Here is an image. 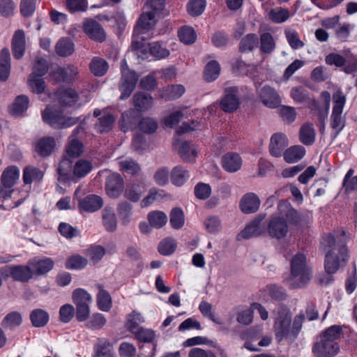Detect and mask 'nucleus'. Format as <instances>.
Segmentation results:
<instances>
[{"instance_id": "nucleus-16", "label": "nucleus", "mask_w": 357, "mask_h": 357, "mask_svg": "<svg viewBox=\"0 0 357 357\" xmlns=\"http://www.w3.org/2000/svg\"><path fill=\"white\" fill-rule=\"evenodd\" d=\"M84 130V128L82 126H77L73 134L69 137L68 143L66 146V153L69 157L78 158L80 156L84 150L83 144L81 142L75 139L76 135Z\"/></svg>"}, {"instance_id": "nucleus-10", "label": "nucleus", "mask_w": 357, "mask_h": 357, "mask_svg": "<svg viewBox=\"0 0 357 357\" xmlns=\"http://www.w3.org/2000/svg\"><path fill=\"white\" fill-rule=\"evenodd\" d=\"M291 316L289 314H280L275 324V330L276 337L278 341H282L284 338L291 340Z\"/></svg>"}, {"instance_id": "nucleus-53", "label": "nucleus", "mask_w": 357, "mask_h": 357, "mask_svg": "<svg viewBox=\"0 0 357 357\" xmlns=\"http://www.w3.org/2000/svg\"><path fill=\"white\" fill-rule=\"evenodd\" d=\"M115 119L113 115L107 114L98 119V123L96 124L97 130L102 133L109 132L112 130Z\"/></svg>"}, {"instance_id": "nucleus-2", "label": "nucleus", "mask_w": 357, "mask_h": 357, "mask_svg": "<svg viewBox=\"0 0 357 357\" xmlns=\"http://www.w3.org/2000/svg\"><path fill=\"white\" fill-rule=\"evenodd\" d=\"M343 238L337 239L335 232L325 234L321 240V249L325 253L324 267L328 274L335 273L340 261L344 262L348 257L346 232L341 230Z\"/></svg>"}, {"instance_id": "nucleus-35", "label": "nucleus", "mask_w": 357, "mask_h": 357, "mask_svg": "<svg viewBox=\"0 0 357 357\" xmlns=\"http://www.w3.org/2000/svg\"><path fill=\"white\" fill-rule=\"evenodd\" d=\"M92 169L93 165L89 160H78L73 166L74 181L85 177Z\"/></svg>"}, {"instance_id": "nucleus-63", "label": "nucleus", "mask_w": 357, "mask_h": 357, "mask_svg": "<svg viewBox=\"0 0 357 357\" xmlns=\"http://www.w3.org/2000/svg\"><path fill=\"white\" fill-rule=\"evenodd\" d=\"M342 333V327L340 326H333L328 328L324 333L321 337L335 342L336 340L340 338Z\"/></svg>"}, {"instance_id": "nucleus-13", "label": "nucleus", "mask_w": 357, "mask_h": 357, "mask_svg": "<svg viewBox=\"0 0 357 357\" xmlns=\"http://www.w3.org/2000/svg\"><path fill=\"white\" fill-rule=\"evenodd\" d=\"M174 146L177 149L179 156L183 161L191 162L195 160L197 157V152L196 148L190 142L176 139L174 143Z\"/></svg>"}, {"instance_id": "nucleus-28", "label": "nucleus", "mask_w": 357, "mask_h": 357, "mask_svg": "<svg viewBox=\"0 0 357 357\" xmlns=\"http://www.w3.org/2000/svg\"><path fill=\"white\" fill-rule=\"evenodd\" d=\"M19 173V169L15 166H10L6 168L1 177L2 185L5 188H11L18 179Z\"/></svg>"}, {"instance_id": "nucleus-3", "label": "nucleus", "mask_w": 357, "mask_h": 357, "mask_svg": "<svg viewBox=\"0 0 357 357\" xmlns=\"http://www.w3.org/2000/svg\"><path fill=\"white\" fill-rule=\"evenodd\" d=\"M291 276L298 278L299 283L292 284L293 288L301 287L307 283L311 278V271L307 266L305 255L297 253L291 261Z\"/></svg>"}, {"instance_id": "nucleus-27", "label": "nucleus", "mask_w": 357, "mask_h": 357, "mask_svg": "<svg viewBox=\"0 0 357 357\" xmlns=\"http://www.w3.org/2000/svg\"><path fill=\"white\" fill-rule=\"evenodd\" d=\"M10 54L9 50L3 48L0 52V80L6 82L10 73Z\"/></svg>"}, {"instance_id": "nucleus-49", "label": "nucleus", "mask_w": 357, "mask_h": 357, "mask_svg": "<svg viewBox=\"0 0 357 357\" xmlns=\"http://www.w3.org/2000/svg\"><path fill=\"white\" fill-rule=\"evenodd\" d=\"M42 77L36 73H31L29 75L28 84L33 93H41L45 91V82Z\"/></svg>"}, {"instance_id": "nucleus-61", "label": "nucleus", "mask_w": 357, "mask_h": 357, "mask_svg": "<svg viewBox=\"0 0 357 357\" xmlns=\"http://www.w3.org/2000/svg\"><path fill=\"white\" fill-rule=\"evenodd\" d=\"M106 318L99 313L94 314L86 323V326L91 330H100L106 324Z\"/></svg>"}, {"instance_id": "nucleus-22", "label": "nucleus", "mask_w": 357, "mask_h": 357, "mask_svg": "<svg viewBox=\"0 0 357 357\" xmlns=\"http://www.w3.org/2000/svg\"><path fill=\"white\" fill-rule=\"evenodd\" d=\"M56 142L52 137L40 138L36 144L35 151L41 157H47L54 151Z\"/></svg>"}, {"instance_id": "nucleus-20", "label": "nucleus", "mask_w": 357, "mask_h": 357, "mask_svg": "<svg viewBox=\"0 0 357 357\" xmlns=\"http://www.w3.org/2000/svg\"><path fill=\"white\" fill-rule=\"evenodd\" d=\"M84 32L93 40L102 42L106 35L101 25L95 20H86L84 24Z\"/></svg>"}, {"instance_id": "nucleus-56", "label": "nucleus", "mask_w": 357, "mask_h": 357, "mask_svg": "<svg viewBox=\"0 0 357 357\" xmlns=\"http://www.w3.org/2000/svg\"><path fill=\"white\" fill-rule=\"evenodd\" d=\"M180 40L185 44L190 45L195 42L197 35L195 30L189 26L182 27L178 31Z\"/></svg>"}, {"instance_id": "nucleus-14", "label": "nucleus", "mask_w": 357, "mask_h": 357, "mask_svg": "<svg viewBox=\"0 0 357 357\" xmlns=\"http://www.w3.org/2000/svg\"><path fill=\"white\" fill-rule=\"evenodd\" d=\"M259 98L262 103L269 108H275L280 103V98L277 91L268 85L261 88Z\"/></svg>"}, {"instance_id": "nucleus-12", "label": "nucleus", "mask_w": 357, "mask_h": 357, "mask_svg": "<svg viewBox=\"0 0 357 357\" xmlns=\"http://www.w3.org/2000/svg\"><path fill=\"white\" fill-rule=\"evenodd\" d=\"M107 194L111 198H117L123 189V180L119 174L112 173L107 178L105 183Z\"/></svg>"}, {"instance_id": "nucleus-37", "label": "nucleus", "mask_w": 357, "mask_h": 357, "mask_svg": "<svg viewBox=\"0 0 357 357\" xmlns=\"http://www.w3.org/2000/svg\"><path fill=\"white\" fill-rule=\"evenodd\" d=\"M185 91L181 84L168 86L160 91V96L166 100H174L180 98Z\"/></svg>"}, {"instance_id": "nucleus-32", "label": "nucleus", "mask_w": 357, "mask_h": 357, "mask_svg": "<svg viewBox=\"0 0 357 357\" xmlns=\"http://www.w3.org/2000/svg\"><path fill=\"white\" fill-rule=\"evenodd\" d=\"M95 357H113L114 351L109 341L105 338H99L94 347Z\"/></svg>"}, {"instance_id": "nucleus-17", "label": "nucleus", "mask_w": 357, "mask_h": 357, "mask_svg": "<svg viewBox=\"0 0 357 357\" xmlns=\"http://www.w3.org/2000/svg\"><path fill=\"white\" fill-rule=\"evenodd\" d=\"M54 264L53 260L47 257L43 259L36 257L29 261L33 275H42L47 273L53 268Z\"/></svg>"}, {"instance_id": "nucleus-26", "label": "nucleus", "mask_w": 357, "mask_h": 357, "mask_svg": "<svg viewBox=\"0 0 357 357\" xmlns=\"http://www.w3.org/2000/svg\"><path fill=\"white\" fill-rule=\"evenodd\" d=\"M54 98L63 106H71L78 99V95L72 89H61L54 93Z\"/></svg>"}, {"instance_id": "nucleus-44", "label": "nucleus", "mask_w": 357, "mask_h": 357, "mask_svg": "<svg viewBox=\"0 0 357 357\" xmlns=\"http://www.w3.org/2000/svg\"><path fill=\"white\" fill-rule=\"evenodd\" d=\"M73 303L75 306L87 305L90 306L92 302L91 296L84 289L78 288L73 291L72 295Z\"/></svg>"}, {"instance_id": "nucleus-52", "label": "nucleus", "mask_w": 357, "mask_h": 357, "mask_svg": "<svg viewBox=\"0 0 357 357\" xmlns=\"http://www.w3.org/2000/svg\"><path fill=\"white\" fill-rule=\"evenodd\" d=\"M205 7V0H190L187 5V11L191 16L197 17L204 12Z\"/></svg>"}, {"instance_id": "nucleus-24", "label": "nucleus", "mask_w": 357, "mask_h": 357, "mask_svg": "<svg viewBox=\"0 0 357 357\" xmlns=\"http://www.w3.org/2000/svg\"><path fill=\"white\" fill-rule=\"evenodd\" d=\"M11 277L16 281L26 282L33 276L31 266L27 264L26 266H13L10 268Z\"/></svg>"}, {"instance_id": "nucleus-36", "label": "nucleus", "mask_w": 357, "mask_h": 357, "mask_svg": "<svg viewBox=\"0 0 357 357\" xmlns=\"http://www.w3.org/2000/svg\"><path fill=\"white\" fill-rule=\"evenodd\" d=\"M109 68L107 62L102 58L93 57L90 63L91 73L96 77H102L106 74Z\"/></svg>"}, {"instance_id": "nucleus-58", "label": "nucleus", "mask_w": 357, "mask_h": 357, "mask_svg": "<svg viewBox=\"0 0 357 357\" xmlns=\"http://www.w3.org/2000/svg\"><path fill=\"white\" fill-rule=\"evenodd\" d=\"M105 255V250L100 245H93L86 251V255L93 263H98Z\"/></svg>"}, {"instance_id": "nucleus-11", "label": "nucleus", "mask_w": 357, "mask_h": 357, "mask_svg": "<svg viewBox=\"0 0 357 357\" xmlns=\"http://www.w3.org/2000/svg\"><path fill=\"white\" fill-rule=\"evenodd\" d=\"M278 211V217L285 218L286 222L290 224L297 225L301 220V215L298 211L287 200H280L279 202Z\"/></svg>"}, {"instance_id": "nucleus-21", "label": "nucleus", "mask_w": 357, "mask_h": 357, "mask_svg": "<svg viewBox=\"0 0 357 357\" xmlns=\"http://www.w3.org/2000/svg\"><path fill=\"white\" fill-rule=\"evenodd\" d=\"M287 146V140L282 133H275L271 138L270 153L273 156L280 157Z\"/></svg>"}, {"instance_id": "nucleus-6", "label": "nucleus", "mask_w": 357, "mask_h": 357, "mask_svg": "<svg viewBox=\"0 0 357 357\" xmlns=\"http://www.w3.org/2000/svg\"><path fill=\"white\" fill-rule=\"evenodd\" d=\"M266 216V215L265 213L257 215L238 234V238H249L263 234L266 231L262 224V221L265 219Z\"/></svg>"}, {"instance_id": "nucleus-55", "label": "nucleus", "mask_w": 357, "mask_h": 357, "mask_svg": "<svg viewBox=\"0 0 357 357\" xmlns=\"http://www.w3.org/2000/svg\"><path fill=\"white\" fill-rule=\"evenodd\" d=\"M88 264V260L79 255H73L69 257L66 263V266L68 269H82Z\"/></svg>"}, {"instance_id": "nucleus-5", "label": "nucleus", "mask_w": 357, "mask_h": 357, "mask_svg": "<svg viewBox=\"0 0 357 357\" xmlns=\"http://www.w3.org/2000/svg\"><path fill=\"white\" fill-rule=\"evenodd\" d=\"M240 105L238 89L236 86L227 87L220 101V108L227 113H231L238 109Z\"/></svg>"}, {"instance_id": "nucleus-31", "label": "nucleus", "mask_w": 357, "mask_h": 357, "mask_svg": "<svg viewBox=\"0 0 357 357\" xmlns=\"http://www.w3.org/2000/svg\"><path fill=\"white\" fill-rule=\"evenodd\" d=\"M132 99L134 107L138 112H144L149 109L153 104L152 98L146 93H137L134 95Z\"/></svg>"}, {"instance_id": "nucleus-41", "label": "nucleus", "mask_w": 357, "mask_h": 357, "mask_svg": "<svg viewBox=\"0 0 357 357\" xmlns=\"http://www.w3.org/2000/svg\"><path fill=\"white\" fill-rule=\"evenodd\" d=\"M29 102V98L26 96L20 95L17 96L10 106L11 114L15 116L22 115L28 109Z\"/></svg>"}, {"instance_id": "nucleus-18", "label": "nucleus", "mask_w": 357, "mask_h": 357, "mask_svg": "<svg viewBox=\"0 0 357 357\" xmlns=\"http://www.w3.org/2000/svg\"><path fill=\"white\" fill-rule=\"evenodd\" d=\"M11 47L15 59H20L24 56L26 50V38L24 31L19 29L15 32Z\"/></svg>"}, {"instance_id": "nucleus-51", "label": "nucleus", "mask_w": 357, "mask_h": 357, "mask_svg": "<svg viewBox=\"0 0 357 357\" xmlns=\"http://www.w3.org/2000/svg\"><path fill=\"white\" fill-rule=\"evenodd\" d=\"M260 50L262 53L270 54L275 47V43L271 33H264L260 36Z\"/></svg>"}, {"instance_id": "nucleus-23", "label": "nucleus", "mask_w": 357, "mask_h": 357, "mask_svg": "<svg viewBox=\"0 0 357 357\" xmlns=\"http://www.w3.org/2000/svg\"><path fill=\"white\" fill-rule=\"evenodd\" d=\"M58 181L61 183H66L74 181L73 167L71 161L63 158L59 164L57 168Z\"/></svg>"}, {"instance_id": "nucleus-38", "label": "nucleus", "mask_w": 357, "mask_h": 357, "mask_svg": "<svg viewBox=\"0 0 357 357\" xmlns=\"http://www.w3.org/2000/svg\"><path fill=\"white\" fill-rule=\"evenodd\" d=\"M305 153V149L302 146H293L287 149L284 153V160L288 163L296 162L301 160Z\"/></svg>"}, {"instance_id": "nucleus-29", "label": "nucleus", "mask_w": 357, "mask_h": 357, "mask_svg": "<svg viewBox=\"0 0 357 357\" xmlns=\"http://www.w3.org/2000/svg\"><path fill=\"white\" fill-rule=\"evenodd\" d=\"M96 287L98 289L97 294V304L100 310L108 312L112 306V297L109 292L104 289L101 284H97Z\"/></svg>"}, {"instance_id": "nucleus-46", "label": "nucleus", "mask_w": 357, "mask_h": 357, "mask_svg": "<svg viewBox=\"0 0 357 357\" xmlns=\"http://www.w3.org/2000/svg\"><path fill=\"white\" fill-rule=\"evenodd\" d=\"M43 177V172L38 168L26 167L24 169L23 180L26 184L40 181Z\"/></svg>"}, {"instance_id": "nucleus-54", "label": "nucleus", "mask_w": 357, "mask_h": 357, "mask_svg": "<svg viewBox=\"0 0 357 357\" xmlns=\"http://www.w3.org/2000/svg\"><path fill=\"white\" fill-rule=\"evenodd\" d=\"M132 207L127 202H121L117 207V211L123 225H127L130 220Z\"/></svg>"}, {"instance_id": "nucleus-33", "label": "nucleus", "mask_w": 357, "mask_h": 357, "mask_svg": "<svg viewBox=\"0 0 357 357\" xmlns=\"http://www.w3.org/2000/svg\"><path fill=\"white\" fill-rule=\"evenodd\" d=\"M22 323V316L17 311L10 312L3 319L1 325L6 330H14Z\"/></svg>"}, {"instance_id": "nucleus-43", "label": "nucleus", "mask_w": 357, "mask_h": 357, "mask_svg": "<svg viewBox=\"0 0 357 357\" xmlns=\"http://www.w3.org/2000/svg\"><path fill=\"white\" fill-rule=\"evenodd\" d=\"M30 319L34 327H43L49 321V314L42 309H36L31 312Z\"/></svg>"}, {"instance_id": "nucleus-59", "label": "nucleus", "mask_w": 357, "mask_h": 357, "mask_svg": "<svg viewBox=\"0 0 357 357\" xmlns=\"http://www.w3.org/2000/svg\"><path fill=\"white\" fill-rule=\"evenodd\" d=\"M176 248V243L172 238H166L160 241L158 250L163 255L172 254Z\"/></svg>"}, {"instance_id": "nucleus-19", "label": "nucleus", "mask_w": 357, "mask_h": 357, "mask_svg": "<svg viewBox=\"0 0 357 357\" xmlns=\"http://www.w3.org/2000/svg\"><path fill=\"white\" fill-rule=\"evenodd\" d=\"M260 203V199L256 194L249 192L243 195L239 205L243 213L249 214L257 212Z\"/></svg>"}, {"instance_id": "nucleus-64", "label": "nucleus", "mask_w": 357, "mask_h": 357, "mask_svg": "<svg viewBox=\"0 0 357 357\" xmlns=\"http://www.w3.org/2000/svg\"><path fill=\"white\" fill-rule=\"evenodd\" d=\"M135 337L140 342H149L152 341L155 337V332L153 330L146 329L142 327L139 328L133 333Z\"/></svg>"}, {"instance_id": "nucleus-47", "label": "nucleus", "mask_w": 357, "mask_h": 357, "mask_svg": "<svg viewBox=\"0 0 357 357\" xmlns=\"http://www.w3.org/2000/svg\"><path fill=\"white\" fill-rule=\"evenodd\" d=\"M142 322L144 318L141 314L134 310L128 315L125 326L128 331L133 333L139 328L138 326Z\"/></svg>"}, {"instance_id": "nucleus-60", "label": "nucleus", "mask_w": 357, "mask_h": 357, "mask_svg": "<svg viewBox=\"0 0 357 357\" xmlns=\"http://www.w3.org/2000/svg\"><path fill=\"white\" fill-rule=\"evenodd\" d=\"M170 224L174 229H179L184 224V215L179 208H174L170 213Z\"/></svg>"}, {"instance_id": "nucleus-9", "label": "nucleus", "mask_w": 357, "mask_h": 357, "mask_svg": "<svg viewBox=\"0 0 357 357\" xmlns=\"http://www.w3.org/2000/svg\"><path fill=\"white\" fill-rule=\"evenodd\" d=\"M339 350L340 347L337 342L323 337L312 348V351L317 357H333L339 352Z\"/></svg>"}, {"instance_id": "nucleus-25", "label": "nucleus", "mask_w": 357, "mask_h": 357, "mask_svg": "<svg viewBox=\"0 0 357 357\" xmlns=\"http://www.w3.org/2000/svg\"><path fill=\"white\" fill-rule=\"evenodd\" d=\"M103 202L100 197L95 195H90L79 200L80 209L87 212H94L102 206Z\"/></svg>"}, {"instance_id": "nucleus-39", "label": "nucleus", "mask_w": 357, "mask_h": 357, "mask_svg": "<svg viewBox=\"0 0 357 357\" xmlns=\"http://www.w3.org/2000/svg\"><path fill=\"white\" fill-rule=\"evenodd\" d=\"M315 130L312 123H305L301 126L299 132V137L303 144H312L315 140Z\"/></svg>"}, {"instance_id": "nucleus-1", "label": "nucleus", "mask_w": 357, "mask_h": 357, "mask_svg": "<svg viewBox=\"0 0 357 357\" xmlns=\"http://www.w3.org/2000/svg\"><path fill=\"white\" fill-rule=\"evenodd\" d=\"M156 15V0H147L143 8V13L134 29L132 48L135 50L142 49L155 56L156 54V47L155 43L147 42L150 38L149 32L152 30L155 24Z\"/></svg>"}, {"instance_id": "nucleus-15", "label": "nucleus", "mask_w": 357, "mask_h": 357, "mask_svg": "<svg viewBox=\"0 0 357 357\" xmlns=\"http://www.w3.org/2000/svg\"><path fill=\"white\" fill-rule=\"evenodd\" d=\"M79 74V70L76 66L69 65L64 68H58L53 72L52 76L57 82H70L77 79Z\"/></svg>"}, {"instance_id": "nucleus-45", "label": "nucleus", "mask_w": 357, "mask_h": 357, "mask_svg": "<svg viewBox=\"0 0 357 357\" xmlns=\"http://www.w3.org/2000/svg\"><path fill=\"white\" fill-rule=\"evenodd\" d=\"M220 73V66L218 61L213 60L208 62L204 69V79L208 82L215 80Z\"/></svg>"}, {"instance_id": "nucleus-48", "label": "nucleus", "mask_w": 357, "mask_h": 357, "mask_svg": "<svg viewBox=\"0 0 357 357\" xmlns=\"http://www.w3.org/2000/svg\"><path fill=\"white\" fill-rule=\"evenodd\" d=\"M144 188L138 184H130L127 185L124 196L128 200L136 202L139 200L144 193Z\"/></svg>"}, {"instance_id": "nucleus-7", "label": "nucleus", "mask_w": 357, "mask_h": 357, "mask_svg": "<svg viewBox=\"0 0 357 357\" xmlns=\"http://www.w3.org/2000/svg\"><path fill=\"white\" fill-rule=\"evenodd\" d=\"M266 229L270 236L280 239L286 236L288 225L284 218L275 215L270 218Z\"/></svg>"}, {"instance_id": "nucleus-57", "label": "nucleus", "mask_w": 357, "mask_h": 357, "mask_svg": "<svg viewBox=\"0 0 357 357\" xmlns=\"http://www.w3.org/2000/svg\"><path fill=\"white\" fill-rule=\"evenodd\" d=\"M188 177V172L181 166L175 167L172 172V183L176 185H181Z\"/></svg>"}, {"instance_id": "nucleus-50", "label": "nucleus", "mask_w": 357, "mask_h": 357, "mask_svg": "<svg viewBox=\"0 0 357 357\" xmlns=\"http://www.w3.org/2000/svg\"><path fill=\"white\" fill-rule=\"evenodd\" d=\"M259 39L256 34L249 33L241 40L239 45V50L241 52L252 51L257 47Z\"/></svg>"}, {"instance_id": "nucleus-8", "label": "nucleus", "mask_w": 357, "mask_h": 357, "mask_svg": "<svg viewBox=\"0 0 357 357\" xmlns=\"http://www.w3.org/2000/svg\"><path fill=\"white\" fill-rule=\"evenodd\" d=\"M138 75L133 70H125L121 75V84L120 91L121 92L120 99L123 100L130 97L134 91L138 81Z\"/></svg>"}, {"instance_id": "nucleus-42", "label": "nucleus", "mask_w": 357, "mask_h": 357, "mask_svg": "<svg viewBox=\"0 0 357 357\" xmlns=\"http://www.w3.org/2000/svg\"><path fill=\"white\" fill-rule=\"evenodd\" d=\"M55 50L60 56H68L74 52V44L69 38H63L56 43Z\"/></svg>"}, {"instance_id": "nucleus-4", "label": "nucleus", "mask_w": 357, "mask_h": 357, "mask_svg": "<svg viewBox=\"0 0 357 357\" xmlns=\"http://www.w3.org/2000/svg\"><path fill=\"white\" fill-rule=\"evenodd\" d=\"M335 105L331 115V127L340 132L344 126L345 119L342 116V110L346 102V97L340 91H336L333 96Z\"/></svg>"}, {"instance_id": "nucleus-34", "label": "nucleus", "mask_w": 357, "mask_h": 357, "mask_svg": "<svg viewBox=\"0 0 357 357\" xmlns=\"http://www.w3.org/2000/svg\"><path fill=\"white\" fill-rule=\"evenodd\" d=\"M43 121L54 128H61L63 115L58 112H52L47 107L42 113Z\"/></svg>"}, {"instance_id": "nucleus-40", "label": "nucleus", "mask_w": 357, "mask_h": 357, "mask_svg": "<svg viewBox=\"0 0 357 357\" xmlns=\"http://www.w3.org/2000/svg\"><path fill=\"white\" fill-rule=\"evenodd\" d=\"M102 223L107 231H114L116 229V217L112 208L105 207L102 211Z\"/></svg>"}, {"instance_id": "nucleus-30", "label": "nucleus", "mask_w": 357, "mask_h": 357, "mask_svg": "<svg viewBox=\"0 0 357 357\" xmlns=\"http://www.w3.org/2000/svg\"><path fill=\"white\" fill-rule=\"evenodd\" d=\"M222 167L229 172L238 171L241 166V157L234 153H228L222 158Z\"/></svg>"}, {"instance_id": "nucleus-62", "label": "nucleus", "mask_w": 357, "mask_h": 357, "mask_svg": "<svg viewBox=\"0 0 357 357\" xmlns=\"http://www.w3.org/2000/svg\"><path fill=\"white\" fill-rule=\"evenodd\" d=\"M120 169L130 174H137L140 171L139 164L132 159H128L119 162Z\"/></svg>"}]
</instances>
